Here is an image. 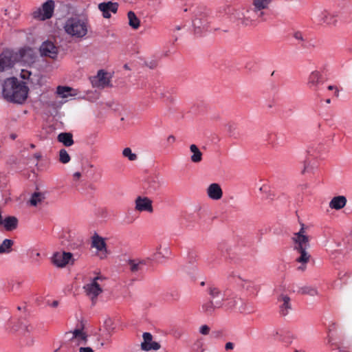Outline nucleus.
Listing matches in <instances>:
<instances>
[{
  "label": "nucleus",
  "instance_id": "nucleus-54",
  "mask_svg": "<svg viewBox=\"0 0 352 352\" xmlns=\"http://www.w3.org/2000/svg\"><path fill=\"white\" fill-rule=\"evenodd\" d=\"M326 103L327 104H330L331 103V99L328 98L325 100Z\"/></svg>",
  "mask_w": 352,
  "mask_h": 352
},
{
  "label": "nucleus",
  "instance_id": "nucleus-7",
  "mask_svg": "<svg viewBox=\"0 0 352 352\" xmlns=\"http://www.w3.org/2000/svg\"><path fill=\"white\" fill-rule=\"evenodd\" d=\"M102 279L100 276L93 278L90 283L83 286V289L86 295L91 299L92 304L95 305L97 301L98 296L102 294L103 289L99 281Z\"/></svg>",
  "mask_w": 352,
  "mask_h": 352
},
{
  "label": "nucleus",
  "instance_id": "nucleus-9",
  "mask_svg": "<svg viewBox=\"0 0 352 352\" xmlns=\"http://www.w3.org/2000/svg\"><path fill=\"white\" fill-rule=\"evenodd\" d=\"M228 291L222 292L219 287L215 285H210L208 288V292L210 296V300L215 303L216 307H221L223 305V301Z\"/></svg>",
  "mask_w": 352,
  "mask_h": 352
},
{
  "label": "nucleus",
  "instance_id": "nucleus-13",
  "mask_svg": "<svg viewBox=\"0 0 352 352\" xmlns=\"http://www.w3.org/2000/svg\"><path fill=\"white\" fill-rule=\"evenodd\" d=\"M65 336L69 338L72 342H76L80 345L85 344L87 342V336L83 331V328H77L72 331L67 332Z\"/></svg>",
  "mask_w": 352,
  "mask_h": 352
},
{
  "label": "nucleus",
  "instance_id": "nucleus-33",
  "mask_svg": "<svg viewBox=\"0 0 352 352\" xmlns=\"http://www.w3.org/2000/svg\"><path fill=\"white\" fill-rule=\"evenodd\" d=\"M298 292L301 294H307L311 296L319 295V292L316 287L308 285L300 287Z\"/></svg>",
  "mask_w": 352,
  "mask_h": 352
},
{
  "label": "nucleus",
  "instance_id": "nucleus-59",
  "mask_svg": "<svg viewBox=\"0 0 352 352\" xmlns=\"http://www.w3.org/2000/svg\"><path fill=\"white\" fill-rule=\"evenodd\" d=\"M306 170V167H305V168L303 169V170L302 171V173H304Z\"/></svg>",
  "mask_w": 352,
  "mask_h": 352
},
{
  "label": "nucleus",
  "instance_id": "nucleus-58",
  "mask_svg": "<svg viewBox=\"0 0 352 352\" xmlns=\"http://www.w3.org/2000/svg\"><path fill=\"white\" fill-rule=\"evenodd\" d=\"M2 144H3V142H2L1 139L0 138V147L1 146Z\"/></svg>",
  "mask_w": 352,
  "mask_h": 352
},
{
  "label": "nucleus",
  "instance_id": "nucleus-2",
  "mask_svg": "<svg viewBox=\"0 0 352 352\" xmlns=\"http://www.w3.org/2000/svg\"><path fill=\"white\" fill-rule=\"evenodd\" d=\"M292 240L294 243V250L300 254L296 258V262L301 264L298 270L304 271L306 269V265L311 258V254L307 251L310 248V237L307 234L305 225L301 224L300 230L294 233Z\"/></svg>",
  "mask_w": 352,
  "mask_h": 352
},
{
  "label": "nucleus",
  "instance_id": "nucleus-32",
  "mask_svg": "<svg viewBox=\"0 0 352 352\" xmlns=\"http://www.w3.org/2000/svg\"><path fill=\"white\" fill-rule=\"evenodd\" d=\"M273 0H252V5L259 12H264L263 10L267 9Z\"/></svg>",
  "mask_w": 352,
  "mask_h": 352
},
{
  "label": "nucleus",
  "instance_id": "nucleus-46",
  "mask_svg": "<svg viewBox=\"0 0 352 352\" xmlns=\"http://www.w3.org/2000/svg\"><path fill=\"white\" fill-rule=\"evenodd\" d=\"M80 177H81V173L80 172H76L73 175V178L76 181L79 180Z\"/></svg>",
  "mask_w": 352,
  "mask_h": 352
},
{
  "label": "nucleus",
  "instance_id": "nucleus-26",
  "mask_svg": "<svg viewBox=\"0 0 352 352\" xmlns=\"http://www.w3.org/2000/svg\"><path fill=\"white\" fill-rule=\"evenodd\" d=\"M45 199V193L42 192H34L30 197L28 204L31 206L37 207Z\"/></svg>",
  "mask_w": 352,
  "mask_h": 352
},
{
  "label": "nucleus",
  "instance_id": "nucleus-45",
  "mask_svg": "<svg viewBox=\"0 0 352 352\" xmlns=\"http://www.w3.org/2000/svg\"><path fill=\"white\" fill-rule=\"evenodd\" d=\"M234 347V344L232 342H228L225 344V349L226 351L232 350Z\"/></svg>",
  "mask_w": 352,
  "mask_h": 352
},
{
  "label": "nucleus",
  "instance_id": "nucleus-12",
  "mask_svg": "<svg viewBox=\"0 0 352 352\" xmlns=\"http://www.w3.org/2000/svg\"><path fill=\"white\" fill-rule=\"evenodd\" d=\"M40 52L42 56L55 59L58 56V47L54 44V43L51 41H45L40 47Z\"/></svg>",
  "mask_w": 352,
  "mask_h": 352
},
{
  "label": "nucleus",
  "instance_id": "nucleus-6",
  "mask_svg": "<svg viewBox=\"0 0 352 352\" xmlns=\"http://www.w3.org/2000/svg\"><path fill=\"white\" fill-rule=\"evenodd\" d=\"M55 8L53 0H47L32 13V17L39 21H45L52 17Z\"/></svg>",
  "mask_w": 352,
  "mask_h": 352
},
{
  "label": "nucleus",
  "instance_id": "nucleus-30",
  "mask_svg": "<svg viewBox=\"0 0 352 352\" xmlns=\"http://www.w3.org/2000/svg\"><path fill=\"white\" fill-rule=\"evenodd\" d=\"M57 139L65 146H71L74 144L73 135L70 133H60L58 134Z\"/></svg>",
  "mask_w": 352,
  "mask_h": 352
},
{
  "label": "nucleus",
  "instance_id": "nucleus-41",
  "mask_svg": "<svg viewBox=\"0 0 352 352\" xmlns=\"http://www.w3.org/2000/svg\"><path fill=\"white\" fill-rule=\"evenodd\" d=\"M293 37L298 41L299 42H304L305 41V39H304V36H303V34L300 31H296L295 32H294L293 34Z\"/></svg>",
  "mask_w": 352,
  "mask_h": 352
},
{
  "label": "nucleus",
  "instance_id": "nucleus-36",
  "mask_svg": "<svg viewBox=\"0 0 352 352\" xmlns=\"http://www.w3.org/2000/svg\"><path fill=\"white\" fill-rule=\"evenodd\" d=\"M122 155L130 161H135L138 159V155L133 153L131 148L129 147L123 149Z\"/></svg>",
  "mask_w": 352,
  "mask_h": 352
},
{
  "label": "nucleus",
  "instance_id": "nucleus-51",
  "mask_svg": "<svg viewBox=\"0 0 352 352\" xmlns=\"http://www.w3.org/2000/svg\"><path fill=\"white\" fill-rule=\"evenodd\" d=\"M164 251L165 252V254L168 255L170 253L169 249L166 248L164 249Z\"/></svg>",
  "mask_w": 352,
  "mask_h": 352
},
{
  "label": "nucleus",
  "instance_id": "nucleus-8",
  "mask_svg": "<svg viewBox=\"0 0 352 352\" xmlns=\"http://www.w3.org/2000/svg\"><path fill=\"white\" fill-rule=\"evenodd\" d=\"M52 263L58 267H65L67 265H73L75 259L70 252H58L54 254L52 258Z\"/></svg>",
  "mask_w": 352,
  "mask_h": 352
},
{
  "label": "nucleus",
  "instance_id": "nucleus-10",
  "mask_svg": "<svg viewBox=\"0 0 352 352\" xmlns=\"http://www.w3.org/2000/svg\"><path fill=\"white\" fill-rule=\"evenodd\" d=\"M323 84L322 74L318 70L312 71L308 76L307 79V87L315 91H318L320 86Z\"/></svg>",
  "mask_w": 352,
  "mask_h": 352
},
{
  "label": "nucleus",
  "instance_id": "nucleus-16",
  "mask_svg": "<svg viewBox=\"0 0 352 352\" xmlns=\"http://www.w3.org/2000/svg\"><path fill=\"white\" fill-rule=\"evenodd\" d=\"M135 210L139 212H152V201L146 197H138L135 199Z\"/></svg>",
  "mask_w": 352,
  "mask_h": 352
},
{
  "label": "nucleus",
  "instance_id": "nucleus-60",
  "mask_svg": "<svg viewBox=\"0 0 352 352\" xmlns=\"http://www.w3.org/2000/svg\"><path fill=\"white\" fill-rule=\"evenodd\" d=\"M22 77H23V78H25V76L23 74V75L22 76Z\"/></svg>",
  "mask_w": 352,
  "mask_h": 352
},
{
  "label": "nucleus",
  "instance_id": "nucleus-35",
  "mask_svg": "<svg viewBox=\"0 0 352 352\" xmlns=\"http://www.w3.org/2000/svg\"><path fill=\"white\" fill-rule=\"evenodd\" d=\"M13 241L10 239H4L0 244V254L9 253L11 251Z\"/></svg>",
  "mask_w": 352,
  "mask_h": 352
},
{
  "label": "nucleus",
  "instance_id": "nucleus-19",
  "mask_svg": "<svg viewBox=\"0 0 352 352\" xmlns=\"http://www.w3.org/2000/svg\"><path fill=\"white\" fill-rule=\"evenodd\" d=\"M195 34L200 35L208 28V22L205 16L196 17L192 21Z\"/></svg>",
  "mask_w": 352,
  "mask_h": 352
},
{
  "label": "nucleus",
  "instance_id": "nucleus-50",
  "mask_svg": "<svg viewBox=\"0 0 352 352\" xmlns=\"http://www.w3.org/2000/svg\"><path fill=\"white\" fill-rule=\"evenodd\" d=\"M34 157L37 159V160H40L41 157V155L40 153H36L34 155Z\"/></svg>",
  "mask_w": 352,
  "mask_h": 352
},
{
  "label": "nucleus",
  "instance_id": "nucleus-55",
  "mask_svg": "<svg viewBox=\"0 0 352 352\" xmlns=\"http://www.w3.org/2000/svg\"><path fill=\"white\" fill-rule=\"evenodd\" d=\"M294 352H305L304 350H295Z\"/></svg>",
  "mask_w": 352,
  "mask_h": 352
},
{
  "label": "nucleus",
  "instance_id": "nucleus-29",
  "mask_svg": "<svg viewBox=\"0 0 352 352\" xmlns=\"http://www.w3.org/2000/svg\"><path fill=\"white\" fill-rule=\"evenodd\" d=\"M18 220L15 217H7L3 219L1 226H3L6 230L10 231L14 230L17 227Z\"/></svg>",
  "mask_w": 352,
  "mask_h": 352
},
{
  "label": "nucleus",
  "instance_id": "nucleus-25",
  "mask_svg": "<svg viewBox=\"0 0 352 352\" xmlns=\"http://www.w3.org/2000/svg\"><path fill=\"white\" fill-rule=\"evenodd\" d=\"M147 190L149 193L155 192L158 190L162 183L157 176H151L147 179Z\"/></svg>",
  "mask_w": 352,
  "mask_h": 352
},
{
  "label": "nucleus",
  "instance_id": "nucleus-38",
  "mask_svg": "<svg viewBox=\"0 0 352 352\" xmlns=\"http://www.w3.org/2000/svg\"><path fill=\"white\" fill-rule=\"evenodd\" d=\"M71 157L65 148H62L59 151V161L63 164H67L69 162Z\"/></svg>",
  "mask_w": 352,
  "mask_h": 352
},
{
  "label": "nucleus",
  "instance_id": "nucleus-20",
  "mask_svg": "<svg viewBox=\"0 0 352 352\" xmlns=\"http://www.w3.org/2000/svg\"><path fill=\"white\" fill-rule=\"evenodd\" d=\"M118 8L117 3H112L111 1L107 3H100L98 5V9L102 12L104 18L108 19L111 16L110 12L116 13Z\"/></svg>",
  "mask_w": 352,
  "mask_h": 352
},
{
  "label": "nucleus",
  "instance_id": "nucleus-15",
  "mask_svg": "<svg viewBox=\"0 0 352 352\" xmlns=\"http://www.w3.org/2000/svg\"><path fill=\"white\" fill-rule=\"evenodd\" d=\"M280 314L283 316H287L292 309L291 298L286 294H282L278 298Z\"/></svg>",
  "mask_w": 352,
  "mask_h": 352
},
{
  "label": "nucleus",
  "instance_id": "nucleus-53",
  "mask_svg": "<svg viewBox=\"0 0 352 352\" xmlns=\"http://www.w3.org/2000/svg\"><path fill=\"white\" fill-rule=\"evenodd\" d=\"M161 254H162V253L160 251L157 252L156 253V258H158Z\"/></svg>",
  "mask_w": 352,
  "mask_h": 352
},
{
  "label": "nucleus",
  "instance_id": "nucleus-4",
  "mask_svg": "<svg viewBox=\"0 0 352 352\" xmlns=\"http://www.w3.org/2000/svg\"><path fill=\"white\" fill-rule=\"evenodd\" d=\"M265 12H259L253 6L234 10L231 18L245 26H256L265 21Z\"/></svg>",
  "mask_w": 352,
  "mask_h": 352
},
{
  "label": "nucleus",
  "instance_id": "nucleus-3",
  "mask_svg": "<svg viewBox=\"0 0 352 352\" xmlns=\"http://www.w3.org/2000/svg\"><path fill=\"white\" fill-rule=\"evenodd\" d=\"M89 29V19L81 15H75L67 18L63 25L65 34L75 40L85 39Z\"/></svg>",
  "mask_w": 352,
  "mask_h": 352
},
{
  "label": "nucleus",
  "instance_id": "nucleus-28",
  "mask_svg": "<svg viewBox=\"0 0 352 352\" xmlns=\"http://www.w3.org/2000/svg\"><path fill=\"white\" fill-rule=\"evenodd\" d=\"M56 93L63 98H67L69 96H74L76 95V91L74 89L63 86H58L57 87Z\"/></svg>",
  "mask_w": 352,
  "mask_h": 352
},
{
  "label": "nucleus",
  "instance_id": "nucleus-43",
  "mask_svg": "<svg viewBox=\"0 0 352 352\" xmlns=\"http://www.w3.org/2000/svg\"><path fill=\"white\" fill-rule=\"evenodd\" d=\"M210 330V329L208 325L204 324L200 327L199 333L202 335L206 336L209 334Z\"/></svg>",
  "mask_w": 352,
  "mask_h": 352
},
{
  "label": "nucleus",
  "instance_id": "nucleus-11",
  "mask_svg": "<svg viewBox=\"0 0 352 352\" xmlns=\"http://www.w3.org/2000/svg\"><path fill=\"white\" fill-rule=\"evenodd\" d=\"M227 276L228 278L230 281H234L236 284L240 285L248 291L253 292L254 290L256 289L255 288L256 286L253 282L241 278V276L234 271L228 272Z\"/></svg>",
  "mask_w": 352,
  "mask_h": 352
},
{
  "label": "nucleus",
  "instance_id": "nucleus-56",
  "mask_svg": "<svg viewBox=\"0 0 352 352\" xmlns=\"http://www.w3.org/2000/svg\"><path fill=\"white\" fill-rule=\"evenodd\" d=\"M30 147H31L32 148H34L35 147V146H34V144H30Z\"/></svg>",
  "mask_w": 352,
  "mask_h": 352
},
{
  "label": "nucleus",
  "instance_id": "nucleus-1",
  "mask_svg": "<svg viewBox=\"0 0 352 352\" xmlns=\"http://www.w3.org/2000/svg\"><path fill=\"white\" fill-rule=\"evenodd\" d=\"M28 91L26 83L14 77L6 79L2 85V96L10 102L23 103L28 98Z\"/></svg>",
  "mask_w": 352,
  "mask_h": 352
},
{
  "label": "nucleus",
  "instance_id": "nucleus-34",
  "mask_svg": "<svg viewBox=\"0 0 352 352\" xmlns=\"http://www.w3.org/2000/svg\"><path fill=\"white\" fill-rule=\"evenodd\" d=\"M127 16L129 25L135 30L138 29L140 27V21L135 14L132 11H129Z\"/></svg>",
  "mask_w": 352,
  "mask_h": 352
},
{
  "label": "nucleus",
  "instance_id": "nucleus-44",
  "mask_svg": "<svg viewBox=\"0 0 352 352\" xmlns=\"http://www.w3.org/2000/svg\"><path fill=\"white\" fill-rule=\"evenodd\" d=\"M79 352H94V351L92 349V348L89 346H81L79 348Z\"/></svg>",
  "mask_w": 352,
  "mask_h": 352
},
{
  "label": "nucleus",
  "instance_id": "nucleus-48",
  "mask_svg": "<svg viewBox=\"0 0 352 352\" xmlns=\"http://www.w3.org/2000/svg\"><path fill=\"white\" fill-rule=\"evenodd\" d=\"M267 189H268V187L265 185H263L261 187H260L259 190L261 192H263V191L265 192L267 190Z\"/></svg>",
  "mask_w": 352,
  "mask_h": 352
},
{
  "label": "nucleus",
  "instance_id": "nucleus-18",
  "mask_svg": "<svg viewBox=\"0 0 352 352\" xmlns=\"http://www.w3.org/2000/svg\"><path fill=\"white\" fill-rule=\"evenodd\" d=\"M92 85L98 88H104L109 85L110 80L106 72L100 70L96 76L91 78Z\"/></svg>",
  "mask_w": 352,
  "mask_h": 352
},
{
  "label": "nucleus",
  "instance_id": "nucleus-57",
  "mask_svg": "<svg viewBox=\"0 0 352 352\" xmlns=\"http://www.w3.org/2000/svg\"><path fill=\"white\" fill-rule=\"evenodd\" d=\"M11 138H12V139H15L16 135H11Z\"/></svg>",
  "mask_w": 352,
  "mask_h": 352
},
{
  "label": "nucleus",
  "instance_id": "nucleus-31",
  "mask_svg": "<svg viewBox=\"0 0 352 352\" xmlns=\"http://www.w3.org/2000/svg\"><path fill=\"white\" fill-rule=\"evenodd\" d=\"M190 151L192 153L190 156V160L193 163H199L202 160V153L195 144L190 146Z\"/></svg>",
  "mask_w": 352,
  "mask_h": 352
},
{
  "label": "nucleus",
  "instance_id": "nucleus-5",
  "mask_svg": "<svg viewBox=\"0 0 352 352\" xmlns=\"http://www.w3.org/2000/svg\"><path fill=\"white\" fill-rule=\"evenodd\" d=\"M312 19L319 24L335 25L337 23L338 14L334 11L324 9H316L312 14Z\"/></svg>",
  "mask_w": 352,
  "mask_h": 352
},
{
  "label": "nucleus",
  "instance_id": "nucleus-40",
  "mask_svg": "<svg viewBox=\"0 0 352 352\" xmlns=\"http://www.w3.org/2000/svg\"><path fill=\"white\" fill-rule=\"evenodd\" d=\"M29 256L33 263H39V252L35 251L34 250H30Z\"/></svg>",
  "mask_w": 352,
  "mask_h": 352
},
{
  "label": "nucleus",
  "instance_id": "nucleus-47",
  "mask_svg": "<svg viewBox=\"0 0 352 352\" xmlns=\"http://www.w3.org/2000/svg\"><path fill=\"white\" fill-rule=\"evenodd\" d=\"M167 141H168L169 143H170V144L174 143V142H175V136H174V135H169V136L168 137V138H167Z\"/></svg>",
  "mask_w": 352,
  "mask_h": 352
},
{
  "label": "nucleus",
  "instance_id": "nucleus-24",
  "mask_svg": "<svg viewBox=\"0 0 352 352\" xmlns=\"http://www.w3.org/2000/svg\"><path fill=\"white\" fill-rule=\"evenodd\" d=\"M14 65V61L11 56L6 54H0V72L11 69Z\"/></svg>",
  "mask_w": 352,
  "mask_h": 352
},
{
  "label": "nucleus",
  "instance_id": "nucleus-27",
  "mask_svg": "<svg viewBox=\"0 0 352 352\" xmlns=\"http://www.w3.org/2000/svg\"><path fill=\"white\" fill-rule=\"evenodd\" d=\"M128 265L130 271L133 274H137L144 270L146 262L143 260H129Z\"/></svg>",
  "mask_w": 352,
  "mask_h": 352
},
{
  "label": "nucleus",
  "instance_id": "nucleus-52",
  "mask_svg": "<svg viewBox=\"0 0 352 352\" xmlns=\"http://www.w3.org/2000/svg\"><path fill=\"white\" fill-rule=\"evenodd\" d=\"M227 126H228V130H229V131H231V130H232V124H230V123H229V124H228V125H227Z\"/></svg>",
  "mask_w": 352,
  "mask_h": 352
},
{
  "label": "nucleus",
  "instance_id": "nucleus-39",
  "mask_svg": "<svg viewBox=\"0 0 352 352\" xmlns=\"http://www.w3.org/2000/svg\"><path fill=\"white\" fill-rule=\"evenodd\" d=\"M241 305L238 307L239 311L241 313L249 314L253 311V309L250 306L249 303L244 302L241 300V302H239Z\"/></svg>",
  "mask_w": 352,
  "mask_h": 352
},
{
  "label": "nucleus",
  "instance_id": "nucleus-22",
  "mask_svg": "<svg viewBox=\"0 0 352 352\" xmlns=\"http://www.w3.org/2000/svg\"><path fill=\"white\" fill-rule=\"evenodd\" d=\"M347 199L344 195L333 197L329 203V207L331 209L340 210L344 208L346 205Z\"/></svg>",
  "mask_w": 352,
  "mask_h": 352
},
{
  "label": "nucleus",
  "instance_id": "nucleus-42",
  "mask_svg": "<svg viewBox=\"0 0 352 352\" xmlns=\"http://www.w3.org/2000/svg\"><path fill=\"white\" fill-rule=\"evenodd\" d=\"M327 89L329 91H333V96L336 98L339 97V94H340V89H338V87L336 85H329L327 87Z\"/></svg>",
  "mask_w": 352,
  "mask_h": 352
},
{
  "label": "nucleus",
  "instance_id": "nucleus-17",
  "mask_svg": "<svg viewBox=\"0 0 352 352\" xmlns=\"http://www.w3.org/2000/svg\"><path fill=\"white\" fill-rule=\"evenodd\" d=\"M142 338L143 342L141 343V349L143 351H156L160 348V344L158 342L153 341V336L150 333H144Z\"/></svg>",
  "mask_w": 352,
  "mask_h": 352
},
{
  "label": "nucleus",
  "instance_id": "nucleus-49",
  "mask_svg": "<svg viewBox=\"0 0 352 352\" xmlns=\"http://www.w3.org/2000/svg\"><path fill=\"white\" fill-rule=\"evenodd\" d=\"M58 305V302L57 300H54L52 302L51 306L53 307H56Z\"/></svg>",
  "mask_w": 352,
  "mask_h": 352
},
{
  "label": "nucleus",
  "instance_id": "nucleus-14",
  "mask_svg": "<svg viewBox=\"0 0 352 352\" xmlns=\"http://www.w3.org/2000/svg\"><path fill=\"white\" fill-rule=\"evenodd\" d=\"M91 247L97 250L100 258H104L107 256V245L104 238L94 234L92 236Z\"/></svg>",
  "mask_w": 352,
  "mask_h": 352
},
{
  "label": "nucleus",
  "instance_id": "nucleus-37",
  "mask_svg": "<svg viewBox=\"0 0 352 352\" xmlns=\"http://www.w3.org/2000/svg\"><path fill=\"white\" fill-rule=\"evenodd\" d=\"M215 308H217L215 303L211 300L204 304L201 307L202 311L208 314H212Z\"/></svg>",
  "mask_w": 352,
  "mask_h": 352
},
{
  "label": "nucleus",
  "instance_id": "nucleus-21",
  "mask_svg": "<svg viewBox=\"0 0 352 352\" xmlns=\"http://www.w3.org/2000/svg\"><path fill=\"white\" fill-rule=\"evenodd\" d=\"M207 195L212 200H219L223 197V191L219 184L213 183L209 185L206 190Z\"/></svg>",
  "mask_w": 352,
  "mask_h": 352
},
{
  "label": "nucleus",
  "instance_id": "nucleus-23",
  "mask_svg": "<svg viewBox=\"0 0 352 352\" xmlns=\"http://www.w3.org/2000/svg\"><path fill=\"white\" fill-rule=\"evenodd\" d=\"M241 302V299L235 296L231 291H228V295L226 296L223 305L228 309H232L236 307V305Z\"/></svg>",
  "mask_w": 352,
  "mask_h": 352
}]
</instances>
